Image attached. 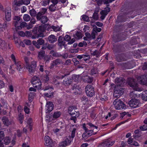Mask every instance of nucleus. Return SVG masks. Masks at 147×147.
Segmentation results:
<instances>
[{"label":"nucleus","mask_w":147,"mask_h":147,"mask_svg":"<svg viewBox=\"0 0 147 147\" xmlns=\"http://www.w3.org/2000/svg\"><path fill=\"white\" fill-rule=\"evenodd\" d=\"M46 107H47V112L49 113L53 109L54 106L53 103L51 101L47 102L46 104Z\"/></svg>","instance_id":"17"},{"label":"nucleus","mask_w":147,"mask_h":147,"mask_svg":"<svg viewBox=\"0 0 147 147\" xmlns=\"http://www.w3.org/2000/svg\"><path fill=\"white\" fill-rule=\"evenodd\" d=\"M74 38L77 39H79L82 37V34L81 32L77 31L76 33L74 35Z\"/></svg>","instance_id":"29"},{"label":"nucleus","mask_w":147,"mask_h":147,"mask_svg":"<svg viewBox=\"0 0 147 147\" xmlns=\"http://www.w3.org/2000/svg\"><path fill=\"white\" fill-rule=\"evenodd\" d=\"M5 86V84L3 82L0 80V88H2Z\"/></svg>","instance_id":"63"},{"label":"nucleus","mask_w":147,"mask_h":147,"mask_svg":"<svg viewBox=\"0 0 147 147\" xmlns=\"http://www.w3.org/2000/svg\"><path fill=\"white\" fill-rule=\"evenodd\" d=\"M124 92L123 88L118 87H115L113 93V96L115 98H118L122 95Z\"/></svg>","instance_id":"6"},{"label":"nucleus","mask_w":147,"mask_h":147,"mask_svg":"<svg viewBox=\"0 0 147 147\" xmlns=\"http://www.w3.org/2000/svg\"><path fill=\"white\" fill-rule=\"evenodd\" d=\"M13 25L15 27V29L17 28L20 24L22 21V19L19 16H15L13 18Z\"/></svg>","instance_id":"10"},{"label":"nucleus","mask_w":147,"mask_h":147,"mask_svg":"<svg viewBox=\"0 0 147 147\" xmlns=\"http://www.w3.org/2000/svg\"><path fill=\"white\" fill-rule=\"evenodd\" d=\"M31 82L33 86L37 89H40L41 87V83L39 78L36 76H34L31 80Z\"/></svg>","instance_id":"4"},{"label":"nucleus","mask_w":147,"mask_h":147,"mask_svg":"<svg viewBox=\"0 0 147 147\" xmlns=\"http://www.w3.org/2000/svg\"><path fill=\"white\" fill-rule=\"evenodd\" d=\"M51 58L50 56L48 55H46L43 58V59L45 61H46V62L47 61H49L50 60Z\"/></svg>","instance_id":"47"},{"label":"nucleus","mask_w":147,"mask_h":147,"mask_svg":"<svg viewBox=\"0 0 147 147\" xmlns=\"http://www.w3.org/2000/svg\"><path fill=\"white\" fill-rule=\"evenodd\" d=\"M127 83L135 91H140V89L138 88V84L136 82L135 80L133 79L129 78L128 79ZM135 91L131 92L129 94V96L131 99H135L137 97L138 95Z\"/></svg>","instance_id":"1"},{"label":"nucleus","mask_w":147,"mask_h":147,"mask_svg":"<svg viewBox=\"0 0 147 147\" xmlns=\"http://www.w3.org/2000/svg\"><path fill=\"white\" fill-rule=\"evenodd\" d=\"M79 75H73L72 77V78L75 82H77L79 80Z\"/></svg>","instance_id":"45"},{"label":"nucleus","mask_w":147,"mask_h":147,"mask_svg":"<svg viewBox=\"0 0 147 147\" xmlns=\"http://www.w3.org/2000/svg\"><path fill=\"white\" fill-rule=\"evenodd\" d=\"M48 41L50 43H53L57 40L56 36L53 35H51L48 38Z\"/></svg>","instance_id":"22"},{"label":"nucleus","mask_w":147,"mask_h":147,"mask_svg":"<svg viewBox=\"0 0 147 147\" xmlns=\"http://www.w3.org/2000/svg\"><path fill=\"white\" fill-rule=\"evenodd\" d=\"M142 98L143 100L147 101V90L145 91L142 95Z\"/></svg>","instance_id":"41"},{"label":"nucleus","mask_w":147,"mask_h":147,"mask_svg":"<svg viewBox=\"0 0 147 147\" xmlns=\"http://www.w3.org/2000/svg\"><path fill=\"white\" fill-rule=\"evenodd\" d=\"M73 80L70 77L67 78L63 81V83L65 86H67L71 85L72 82Z\"/></svg>","instance_id":"19"},{"label":"nucleus","mask_w":147,"mask_h":147,"mask_svg":"<svg viewBox=\"0 0 147 147\" xmlns=\"http://www.w3.org/2000/svg\"><path fill=\"white\" fill-rule=\"evenodd\" d=\"M51 28L55 31L57 32L59 30V28L57 27L53 26H51Z\"/></svg>","instance_id":"61"},{"label":"nucleus","mask_w":147,"mask_h":147,"mask_svg":"<svg viewBox=\"0 0 147 147\" xmlns=\"http://www.w3.org/2000/svg\"><path fill=\"white\" fill-rule=\"evenodd\" d=\"M23 42L27 45H30L31 42L29 40H23Z\"/></svg>","instance_id":"51"},{"label":"nucleus","mask_w":147,"mask_h":147,"mask_svg":"<svg viewBox=\"0 0 147 147\" xmlns=\"http://www.w3.org/2000/svg\"><path fill=\"white\" fill-rule=\"evenodd\" d=\"M22 1L23 4L28 5L30 3V0H21Z\"/></svg>","instance_id":"52"},{"label":"nucleus","mask_w":147,"mask_h":147,"mask_svg":"<svg viewBox=\"0 0 147 147\" xmlns=\"http://www.w3.org/2000/svg\"><path fill=\"white\" fill-rule=\"evenodd\" d=\"M93 131L92 130H88V129L87 133L88 136H89V137L93 135Z\"/></svg>","instance_id":"53"},{"label":"nucleus","mask_w":147,"mask_h":147,"mask_svg":"<svg viewBox=\"0 0 147 147\" xmlns=\"http://www.w3.org/2000/svg\"><path fill=\"white\" fill-rule=\"evenodd\" d=\"M101 53V50H99V51L97 50H95L92 53H91V55L93 56H96V57H98L99 55Z\"/></svg>","instance_id":"32"},{"label":"nucleus","mask_w":147,"mask_h":147,"mask_svg":"<svg viewBox=\"0 0 147 147\" xmlns=\"http://www.w3.org/2000/svg\"><path fill=\"white\" fill-rule=\"evenodd\" d=\"M75 108V107L74 106L69 107L68 109V111L69 113L70 112L73 111L74 110V109Z\"/></svg>","instance_id":"57"},{"label":"nucleus","mask_w":147,"mask_h":147,"mask_svg":"<svg viewBox=\"0 0 147 147\" xmlns=\"http://www.w3.org/2000/svg\"><path fill=\"white\" fill-rule=\"evenodd\" d=\"M86 81L89 83H91L93 81L92 79L90 77H89L86 78Z\"/></svg>","instance_id":"54"},{"label":"nucleus","mask_w":147,"mask_h":147,"mask_svg":"<svg viewBox=\"0 0 147 147\" xmlns=\"http://www.w3.org/2000/svg\"><path fill=\"white\" fill-rule=\"evenodd\" d=\"M2 120L3 123L6 126H9L11 123V121L9 120L8 118L6 117H3Z\"/></svg>","instance_id":"21"},{"label":"nucleus","mask_w":147,"mask_h":147,"mask_svg":"<svg viewBox=\"0 0 147 147\" xmlns=\"http://www.w3.org/2000/svg\"><path fill=\"white\" fill-rule=\"evenodd\" d=\"M128 104L130 107L135 108L138 106L139 101L136 99H131L129 101Z\"/></svg>","instance_id":"13"},{"label":"nucleus","mask_w":147,"mask_h":147,"mask_svg":"<svg viewBox=\"0 0 147 147\" xmlns=\"http://www.w3.org/2000/svg\"><path fill=\"white\" fill-rule=\"evenodd\" d=\"M82 19L85 21L89 22V18L86 15H84L82 16Z\"/></svg>","instance_id":"46"},{"label":"nucleus","mask_w":147,"mask_h":147,"mask_svg":"<svg viewBox=\"0 0 147 147\" xmlns=\"http://www.w3.org/2000/svg\"><path fill=\"white\" fill-rule=\"evenodd\" d=\"M16 66L17 69L20 72H22L23 71V65L20 61H17L14 62Z\"/></svg>","instance_id":"15"},{"label":"nucleus","mask_w":147,"mask_h":147,"mask_svg":"<svg viewBox=\"0 0 147 147\" xmlns=\"http://www.w3.org/2000/svg\"><path fill=\"white\" fill-rule=\"evenodd\" d=\"M127 142H128L129 144H130L131 145H134L136 146H138V143L137 142L135 141H133L132 138H129L128 139Z\"/></svg>","instance_id":"27"},{"label":"nucleus","mask_w":147,"mask_h":147,"mask_svg":"<svg viewBox=\"0 0 147 147\" xmlns=\"http://www.w3.org/2000/svg\"><path fill=\"white\" fill-rule=\"evenodd\" d=\"M56 7L54 5L51 4L49 6V9L51 12L55 11L56 10Z\"/></svg>","instance_id":"39"},{"label":"nucleus","mask_w":147,"mask_h":147,"mask_svg":"<svg viewBox=\"0 0 147 147\" xmlns=\"http://www.w3.org/2000/svg\"><path fill=\"white\" fill-rule=\"evenodd\" d=\"M47 11V9L42 8L41 11L37 13V15H38L39 14H40L41 16H44V15L46 13Z\"/></svg>","instance_id":"35"},{"label":"nucleus","mask_w":147,"mask_h":147,"mask_svg":"<svg viewBox=\"0 0 147 147\" xmlns=\"http://www.w3.org/2000/svg\"><path fill=\"white\" fill-rule=\"evenodd\" d=\"M17 28H16V30H21L22 28H24L27 26V23L25 22H22L20 24Z\"/></svg>","instance_id":"28"},{"label":"nucleus","mask_w":147,"mask_h":147,"mask_svg":"<svg viewBox=\"0 0 147 147\" xmlns=\"http://www.w3.org/2000/svg\"><path fill=\"white\" fill-rule=\"evenodd\" d=\"M50 54L52 55L53 57H61L62 55L59 53L54 51V50H52L50 52Z\"/></svg>","instance_id":"25"},{"label":"nucleus","mask_w":147,"mask_h":147,"mask_svg":"<svg viewBox=\"0 0 147 147\" xmlns=\"http://www.w3.org/2000/svg\"><path fill=\"white\" fill-rule=\"evenodd\" d=\"M36 61H33L32 62L31 64L28 65V67H26L27 68L30 73H33L36 71Z\"/></svg>","instance_id":"7"},{"label":"nucleus","mask_w":147,"mask_h":147,"mask_svg":"<svg viewBox=\"0 0 147 147\" xmlns=\"http://www.w3.org/2000/svg\"><path fill=\"white\" fill-rule=\"evenodd\" d=\"M71 37L70 36L68 35H66L65 36L63 37L64 40L67 42H69L71 39Z\"/></svg>","instance_id":"43"},{"label":"nucleus","mask_w":147,"mask_h":147,"mask_svg":"<svg viewBox=\"0 0 147 147\" xmlns=\"http://www.w3.org/2000/svg\"><path fill=\"white\" fill-rule=\"evenodd\" d=\"M5 14L6 20L8 21H10L11 16V9H6L5 11Z\"/></svg>","instance_id":"18"},{"label":"nucleus","mask_w":147,"mask_h":147,"mask_svg":"<svg viewBox=\"0 0 147 147\" xmlns=\"http://www.w3.org/2000/svg\"><path fill=\"white\" fill-rule=\"evenodd\" d=\"M30 13L31 16L35 17L37 16V13L36 11L34 9L30 10L29 11Z\"/></svg>","instance_id":"34"},{"label":"nucleus","mask_w":147,"mask_h":147,"mask_svg":"<svg viewBox=\"0 0 147 147\" xmlns=\"http://www.w3.org/2000/svg\"><path fill=\"white\" fill-rule=\"evenodd\" d=\"M12 4H13L14 6H20L23 4L21 0L13 1Z\"/></svg>","instance_id":"31"},{"label":"nucleus","mask_w":147,"mask_h":147,"mask_svg":"<svg viewBox=\"0 0 147 147\" xmlns=\"http://www.w3.org/2000/svg\"><path fill=\"white\" fill-rule=\"evenodd\" d=\"M4 137V134L3 131H0V140L2 141V140Z\"/></svg>","instance_id":"50"},{"label":"nucleus","mask_w":147,"mask_h":147,"mask_svg":"<svg viewBox=\"0 0 147 147\" xmlns=\"http://www.w3.org/2000/svg\"><path fill=\"white\" fill-rule=\"evenodd\" d=\"M69 139L68 138L66 139L65 140L59 144V146H60L65 147L67 145H69L71 142V140L70 138H69Z\"/></svg>","instance_id":"16"},{"label":"nucleus","mask_w":147,"mask_h":147,"mask_svg":"<svg viewBox=\"0 0 147 147\" xmlns=\"http://www.w3.org/2000/svg\"><path fill=\"white\" fill-rule=\"evenodd\" d=\"M141 80L140 81V84L147 85V76L142 75L140 77Z\"/></svg>","instance_id":"20"},{"label":"nucleus","mask_w":147,"mask_h":147,"mask_svg":"<svg viewBox=\"0 0 147 147\" xmlns=\"http://www.w3.org/2000/svg\"><path fill=\"white\" fill-rule=\"evenodd\" d=\"M142 69L144 70L147 69V63H144V65H143Z\"/></svg>","instance_id":"62"},{"label":"nucleus","mask_w":147,"mask_h":147,"mask_svg":"<svg viewBox=\"0 0 147 147\" xmlns=\"http://www.w3.org/2000/svg\"><path fill=\"white\" fill-rule=\"evenodd\" d=\"M98 147H106L105 141L99 144Z\"/></svg>","instance_id":"55"},{"label":"nucleus","mask_w":147,"mask_h":147,"mask_svg":"<svg viewBox=\"0 0 147 147\" xmlns=\"http://www.w3.org/2000/svg\"><path fill=\"white\" fill-rule=\"evenodd\" d=\"M58 45L60 47H62V45L65 43V42L63 40V37L62 36L59 37L58 40Z\"/></svg>","instance_id":"26"},{"label":"nucleus","mask_w":147,"mask_h":147,"mask_svg":"<svg viewBox=\"0 0 147 147\" xmlns=\"http://www.w3.org/2000/svg\"><path fill=\"white\" fill-rule=\"evenodd\" d=\"M87 131H85V132L82 135V137L83 138H87L89 136H88L87 135V134H86L87 133Z\"/></svg>","instance_id":"59"},{"label":"nucleus","mask_w":147,"mask_h":147,"mask_svg":"<svg viewBox=\"0 0 147 147\" xmlns=\"http://www.w3.org/2000/svg\"><path fill=\"white\" fill-rule=\"evenodd\" d=\"M94 30L96 32H100L101 31V30L100 28H97L96 26H95V28H94Z\"/></svg>","instance_id":"64"},{"label":"nucleus","mask_w":147,"mask_h":147,"mask_svg":"<svg viewBox=\"0 0 147 147\" xmlns=\"http://www.w3.org/2000/svg\"><path fill=\"white\" fill-rule=\"evenodd\" d=\"M6 43L5 41L2 39L0 38V47H4L6 45Z\"/></svg>","instance_id":"42"},{"label":"nucleus","mask_w":147,"mask_h":147,"mask_svg":"<svg viewBox=\"0 0 147 147\" xmlns=\"http://www.w3.org/2000/svg\"><path fill=\"white\" fill-rule=\"evenodd\" d=\"M24 60L25 62V63H26V67H28V66L29 65V61L28 58L27 57H25L24 58Z\"/></svg>","instance_id":"58"},{"label":"nucleus","mask_w":147,"mask_h":147,"mask_svg":"<svg viewBox=\"0 0 147 147\" xmlns=\"http://www.w3.org/2000/svg\"><path fill=\"white\" fill-rule=\"evenodd\" d=\"M35 93L34 92H31L29 95L28 100L30 102H32L34 98Z\"/></svg>","instance_id":"33"},{"label":"nucleus","mask_w":147,"mask_h":147,"mask_svg":"<svg viewBox=\"0 0 147 147\" xmlns=\"http://www.w3.org/2000/svg\"><path fill=\"white\" fill-rule=\"evenodd\" d=\"M44 140L45 142V144L47 147H52L54 145V143L52 140L49 136H45Z\"/></svg>","instance_id":"14"},{"label":"nucleus","mask_w":147,"mask_h":147,"mask_svg":"<svg viewBox=\"0 0 147 147\" xmlns=\"http://www.w3.org/2000/svg\"><path fill=\"white\" fill-rule=\"evenodd\" d=\"M24 109L25 113L27 114H29L30 112L29 109L27 106H25Z\"/></svg>","instance_id":"60"},{"label":"nucleus","mask_w":147,"mask_h":147,"mask_svg":"<svg viewBox=\"0 0 147 147\" xmlns=\"http://www.w3.org/2000/svg\"><path fill=\"white\" fill-rule=\"evenodd\" d=\"M63 63V62L61 59L59 58L57 59L52 61V62L51 64L50 68L51 69H53L54 67V66L57 67L58 65Z\"/></svg>","instance_id":"12"},{"label":"nucleus","mask_w":147,"mask_h":147,"mask_svg":"<svg viewBox=\"0 0 147 147\" xmlns=\"http://www.w3.org/2000/svg\"><path fill=\"white\" fill-rule=\"evenodd\" d=\"M50 0H43L42 1V5L44 6L47 5L49 4Z\"/></svg>","instance_id":"49"},{"label":"nucleus","mask_w":147,"mask_h":147,"mask_svg":"<svg viewBox=\"0 0 147 147\" xmlns=\"http://www.w3.org/2000/svg\"><path fill=\"white\" fill-rule=\"evenodd\" d=\"M10 139L9 137H6L4 140V144L5 145H8L10 142Z\"/></svg>","instance_id":"36"},{"label":"nucleus","mask_w":147,"mask_h":147,"mask_svg":"<svg viewBox=\"0 0 147 147\" xmlns=\"http://www.w3.org/2000/svg\"><path fill=\"white\" fill-rule=\"evenodd\" d=\"M61 115V113L59 111L55 112L53 115V117L54 118H57L60 117Z\"/></svg>","instance_id":"38"},{"label":"nucleus","mask_w":147,"mask_h":147,"mask_svg":"<svg viewBox=\"0 0 147 147\" xmlns=\"http://www.w3.org/2000/svg\"><path fill=\"white\" fill-rule=\"evenodd\" d=\"M115 81L117 87L118 86L121 87L123 86L125 82V80L122 77L116 78L115 79Z\"/></svg>","instance_id":"8"},{"label":"nucleus","mask_w":147,"mask_h":147,"mask_svg":"<svg viewBox=\"0 0 147 147\" xmlns=\"http://www.w3.org/2000/svg\"><path fill=\"white\" fill-rule=\"evenodd\" d=\"M113 104L116 109H122L126 108L125 105L120 99H116L113 102Z\"/></svg>","instance_id":"2"},{"label":"nucleus","mask_w":147,"mask_h":147,"mask_svg":"<svg viewBox=\"0 0 147 147\" xmlns=\"http://www.w3.org/2000/svg\"><path fill=\"white\" fill-rule=\"evenodd\" d=\"M76 130V128H74L73 129L71 134V137L72 138H73L75 136Z\"/></svg>","instance_id":"56"},{"label":"nucleus","mask_w":147,"mask_h":147,"mask_svg":"<svg viewBox=\"0 0 147 147\" xmlns=\"http://www.w3.org/2000/svg\"><path fill=\"white\" fill-rule=\"evenodd\" d=\"M124 56V55L123 54L117 55L116 57L117 61L119 62L124 61L125 60Z\"/></svg>","instance_id":"24"},{"label":"nucleus","mask_w":147,"mask_h":147,"mask_svg":"<svg viewBox=\"0 0 147 147\" xmlns=\"http://www.w3.org/2000/svg\"><path fill=\"white\" fill-rule=\"evenodd\" d=\"M98 71L96 68H93L91 70V74L92 75L96 74L98 73Z\"/></svg>","instance_id":"44"},{"label":"nucleus","mask_w":147,"mask_h":147,"mask_svg":"<svg viewBox=\"0 0 147 147\" xmlns=\"http://www.w3.org/2000/svg\"><path fill=\"white\" fill-rule=\"evenodd\" d=\"M45 41L42 38H39L37 41H33L32 44L37 49L40 48V46L43 45L45 43Z\"/></svg>","instance_id":"11"},{"label":"nucleus","mask_w":147,"mask_h":147,"mask_svg":"<svg viewBox=\"0 0 147 147\" xmlns=\"http://www.w3.org/2000/svg\"><path fill=\"white\" fill-rule=\"evenodd\" d=\"M106 147H109L112 146L115 142V141H110L108 139L106 140L105 141Z\"/></svg>","instance_id":"30"},{"label":"nucleus","mask_w":147,"mask_h":147,"mask_svg":"<svg viewBox=\"0 0 147 147\" xmlns=\"http://www.w3.org/2000/svg\"><path fill=\"white\" fill-rule=\"evenodd\" d=\"M85 91L87 96L90 97H92L95 94L94 88L91 85H88L86 86Z\"/></svg>","instance_id":"5"},{"label":"nucleus","mask_w":147,"mask_h":147,"mask_svg":"<svg viewBox=\"0 0 147 147\" xmlns=\"http://www.w3.org/2000/svg\"><path fill=\"white\" fill-rule=\"evenodd\" d=\"M45 55V51L41 50L38 52V58L39 60H42Z\"/></svg>","instance_id":"23"},{"label":"nucleus","mask_w":147,"mask_h":147,"mask_svg":"<svg viewBox=\"0 0 147 147\" xmlns=\"http://www.w3.org/2000/svg\"><path fill=\"white\" fill-rule=\"evenodd\" d=\"M98 11L95 10V12L93 13L92 18H93L95 20H97L98 18Z\"/></svg>","instance_id":"40"},{"label":"nucleus","mask_w":147,"mask_h":147,"mask_svg":"<svg viewBox=\"0 0 147 147\" xmlns=\"http://www.w3.org/2000/svg\"><path fill=\"white\" fill-rule=\"evenodd\" d=\"M23 18L25 21L28 22L30 20L31 18L29 15L25 14L24 15Z\"/></svg>","instance_id":"37"},{"label":"nucleus","mask_w":147,"mask_h":147,"mask_svg":"<svg viewBox=\"0 0 147 147\" xmlns=\"http://www.w3.org/2000/svg\"><path fill=\"white\" fill-rule=\"evenodd\" d=\"M51 89H53L52 86L49 85L45 86L42 90L44 91L48 90L47 93H44V95L45 96H47L49 98H52L53 97L54 92H51Z\"/></svg>","instance_id":"3"},{"label":"nucleus","mask_w":147,"mask_h":147,"mask_svg":"<svg viewBox=\"0 0 147 147\" xmlns=\"http://www.w3.org/2000/svg\"><path fill=\"white\" fill-rule=\"evenodd\" d=\"M36 19L38 21H40L42 24H46L49 20L48 18L46 16H41L40 14L37 15Z\"/></svg>","instance_id":"9"},{"label":"nucleus","mask_w":147,"mask_h":147,"mask_svg":"<svg viewBox=\"0 0 147 147\" xmlns=\"http://www.w3.org/2000/svg\"><path fill=\"white\" fill-rule=\"evenodd\" d=\"M140 129L142 131L147 130V125L144 124L140 127Z\"/></svg>","instance_id":"48"}]
</instances>
